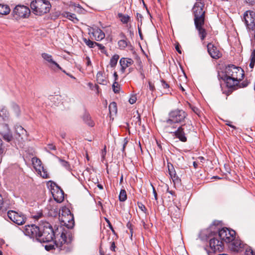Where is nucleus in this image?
<instances>
[{"label":"nucleus","instance_id":"nucleus-1","mask_svg":"<svg viewBox=\"0 0 255 255\" xmlns=\"http://www.w3.org/2000/svg\"><path fill=\"white\" fill-rule=\"evenodd\" d=\"M204 3L201 2H197L193 8L194 16V23L197 29L200 38L202 40L206 37L207 33L203 26L205 23V11L203 10Z\"/></svg>","mask_w":255,"mask_h":255},{"label":"nucleus","instance_id":"nucleus-2","mask_svg":"<svg viewBox=\"0 0 255 255\" xmlns=\"http://www.w3.org/2000/svg\"><path fill=\"white\" fill-rule=\"evenodd\" d=\"M186 116V113L182 110L176 109L171 111L168 119L164 121L165 129L167 132L172 133V129L176 128L175 124L183 122Z\"/></svg>","mask_w":255,"mask_h":255},{"label":"nucleus","instance_id":"nucleus-3","mask_svg":"<svg viewBox=\"0 0 255 255\" xmlns=\"http://www.w3.org/2000/svg\"><path fill=\"white\" fill-rule=\"evenodd\" d=\"M40 235L38 241L40 242H50L54 240L55 234L51 225L47 222H42L40 224Z\"/></svg>","mask_w":255,"mask_h":255},{"label":"nucleus","instance_id":"nucleus-4","mask_svg":"<svg viewBox=\"0 0 255 255\" xmlns=\"http://www.w3.org/2000/svg\"><path fill=\"white\" fill-rule=\"evenodd\" d=\"M51 7L48 0H35L30 3L32 12L36 15H41L48 12Z\"/></svg>","mask_w":255,"mask_h":255},{"label":"nucleus","instance_id":"nucleus-5","mask_svg":"<svg viewBox=\"0 0 255 255\" xmlns=\"http://www.w3.org/2000/svg\"><path fill=\"white\" fill-rule=\"evenodd\" d=\"M225 75L228 77H232L236 80H242L244 76V70L240 67L234 65H229L226 68Z\"/></svg>","mask_w":255,"mask_h":255},{"label":"nucleus","instance_id":"nucleus-6","mask_svg":"<svg viewBox=\"0 0 255 255\" xmlns=\"http://www.w3.org/2000/svg\"><path fill=\"white\" fill-rule=\"evenodd\" d=\"M235 231L230 230L227 228H223L219 230L218 236L221 241L226 243H230L235 238Z\"/></svg>","mask_w":255,"mask_h":255},{"label":"nucleus","instance_id":"nucleus-7","mask_svg":"<svg viewBox=\"0 0 255 255\" xmlns=\"http://www.w3.org/2000/svg\"><path fill=\"white\" fill-rule=\"evenodd\" d=\"M8 218L13 223L21 225L25 223L26 218L21 212H16L11 210L7 213Z\"/></svg>","mask_w":255,"mask_h":255},{"label":"nucleus","instance_id":"nucleus-8","mask_svg":"<svg viewBox=\"0 0 255 255\" xmlns=\"http://www.w3.org/2000/svg\"><path fill=\"white\" fill-rule=\"evenodd\" d=\"M32 164L37 173L43 178H48V174L46 169L42 165L41 160L36 157L31 159Z\"/></svg>","mask_w":255,"mask_h":255},{"label":"nucleus","instance_id":"nucleus-9","mask_svg":"<svg viewBox=\"0 0 255 255\" xmlns=\"http://www.w3.org/2000/svg\"><path fill=\"white\" fill-rule=\"evenodd\" d=\"M209 246L211 251H209V255H212V253L222 252L224 246L222 241L219 240L217 238L215 237L211 239L209 241Z\"/></svg>","mask_w":255,"mask_h":255},{"label":"nucleus","instance_id":"nucleus-10","mask_svg":"<svg viewBox=\"0 0 255 255\" xmlns=\"http://www.w3.org/2000/svg\"><path fill=\"white\" fill-rule=\"evenodd\" d=\"M245 23L248 29L251 31L254 29L255 27V12L253 11L248 10L244 14Z\"/></svg>","mask_w":255,"mask_h":255},{"label":"nucleus","instance_id":"nucleus-11","mask_svg":"<svg viewBox=\"0 0 255 255\" xmlns=\"http://www.w3.org/2000/svg\"><path fill=\"white\" fill-rule=\"evenodd\" d=\"M40 231V225L37 226L35 225H30L25 226L23 232L26 236L31 238H35L38 241Z\"/></svg>","mask_w":255,"mask_h":255},{"label":"nucleus","instance_id":"nucleus-12","mask_svg":"<svg viewBox=\"0 0 255 255\" xmlns=\"http://www.w3.org/2000/svg\"><path fill=\"white\" fill-rule=\"evenodd\" d=\"M42 58L44 60L45 63L51 69L56 71L57 69L62 70V68L53 59L52 56L47 53H42L41 54Z\"/></svg>","mask_w":255,"mask_h":255},{"label":"nucleus","instance_id":"nucleus-13","mask_svg":"<svg viewBox=\"0 0 255 255\" xmlns=\"http://www.w3.org/2000/svg\"><path fill=\"white\" fill-rule=\"evenodd\" d=\"M30 12V9L24 5H17L13 10V16L15 18L27 17Z\"/></svg>","mask_w":255,"mask_h":255},{"label":"nucleus","instance_id":"nucleus-14","mask_svg":"<svg viewBox=\"0 0 255 255\" xmlns=\"http://www.w3.org/2000/svg\"><path fill=\"white\" fill-rule=\"evenodd\" d=\"M71 241V234L67 230H64L61 234L58 241L55 240V243L57 247L62 250V246L65 243H70Z\"/></svg>","mask_w":255,"mask_h":255},{"label":"nucleus","instance_id":"nucleus-15","mask_svg":"<svg viewBox=\"0 0 255 255\" xmlns=\"http://www.w3.org/2000/svg\"><path fill=\"white\" fill-rule=\"evenodd\" d=\"M0 134L3 139L7 142H10L13 138L12 132L7 124H3L0 126Z\"/></svg>","mask_w":255,"mask_h":255},{"label":"nucleus","instance_id":"nucleus-16","mask_svg":"<svg viewBox=\"0 0 255 255\" xmlns=\"http://www.w3.org/2000/svg\"><path fill=\"white\" fill-rule=\"evenodd\" d=\"M245 247V245L241 242V240L234 238V240L230 242L229 248L233 252H240L243 251Z\"/></svg>","mask_w":255,"mask_h":255},{"label":"nucleus","instance_id":"nucleus-17","mask_svg":"<svg viewBox=\"0 0 255 255\" xmlns=\"http://www.w3.org/2000/svg\"><path fill=\"white\" fill-rule=\"evenodd\" d=\"M207 50L209 55L214 59H218L222 56V54L217 47L211 43L207 45Z\"/></svg>","mask_w":255,"mask_h":255},{"label":"nucleus","instance_id":"nucleus-18","mask_svg":"<svg viewBox=\"0 0 255 255\" xmlns=\"http://www.w3.org/2000/svg\"><path fill=\"white\" fill-rule=\"evenodd\" d=\"M67 217L60 218V221L67 228L70 229L73 227L74 225V217L73 215H67Z\"/></svg>","mask_w":255,"mask_h":255},{"label":"nucleus","instance_id":"nucleus-19","mask_svg":"<svg viewBox=\"0 0 255 255\" xmlns=\"http://www.w3.org/2000/svg\"><path fill=\"white\" fill-rule=\"evenodd\" d=\"M91 34L96 41H101L105 37V33L98 27L92 28Z\"/></svg>","mask_w":255,"mask_h":255},{"label":"nucleus","instance_id":"nucleus-20","mask_svg":"<svg viewBox=\"0 0 255 255\" xmlns=\"http://www.w3.org/2000/svg\"><path fill=\"white\" fill-rule=\"evenodd\" d=\"M133 63V61L131 58H122L120 60V64L121 66V71L124 73L125 69L131 65Z\"/></svg>","mask_w":255,"mask_h":255},{"label":"nucleus","instance_id":"nucleus-21","mask_svg":"<svg viewBox=\"0 0 255 255\" xmlns=\"http://www.w3.org/2000/svg\"><path fill=\"white\" fill-rule=\"evenodd\" d=\"M183 130L184 128L182 126L179 127L177 130L175 131H173L172 133H174L176 137L178 138L181 141L185 142L187 140V138L185 135ZM172 130H173V129H172Z\"/></svg>","mask_w":255,"mask_h":255},{"label":"nucleus","instance_id":"nucleus-22","mask_svg":"<svg viewBox=\"0 0 255 255\" xmlns=\"http://www.w3.org/2000/svg\"><path fill=\"white\" fill-rule=\"evenodd\" d=\"M52 196L54 199L57 203H61L64 198L63 191L59 189H58L56 191L52 192Z\"/></svg>","mask_w":255,"mask_h":255},{"label":"nucleus","instance_id":"nucleus-23","mask_svg":"<svg viewBox=\"0 0 255 255\" xmlns=\"http://www.w3.org/2000/svg\"><path fill=\"white\" fill-rule=\"evenodd\" d=\"M16 134L18 135V140H23L27 137V131L21 126H18L15 128Z\"/></svg>","mask_w":255,"mask_h":255},{"label":"nucleus","instance_id":"nucleus-24","mask_svg":"<svg viewBox=\"0 0 255 255\" xmlns=\"http://www.w3.org/2000/svg\"><path fill=\"white\" fill-rule=\"evenodd\" d=\"M225 81L226 83L227 87L229 88H233L235 86H238L239 81L241 80H236V79H233L232 77H228L225 75Z\"/></svg>","mask_w":255,"mask_h":255},{"label":"nucleus","instance_id":"nucleus-25","mask_svg":"<svg viewBox=\"0 0 255 255\" xmlns=\"http://www.w3.org/2000/svg\"><path fill=\"white\" fill-rule=\"evenodd\" d=\"M83 120L89 126L93 127L94 126V122L91 120L90 114L85 112L83 116Z\"/></svg>","mask_w":255,"mask_h":255},{"label":"nucleus","instance_id":"nucleus-26","mask_svg":"<svg viewBox=\"0 0 255 255\" xmlns=\"http://www.w3.org/2000/svg\"><path fill=\"white\" fill-rule=\"evenodd\" d=\"M62 15L69 19L72 20L74 22L76 23L78 21V18L75 14L69 12L64 11L62 13Z\"/></svg>","mask_w":255,"mask_h":255},{"label":"nucleus","instance_id":"nucleus-27","mask_svg":"<svg viewBox=\"0 0 255 255\" xmlns=\"http://www.w3.org/2000/svg\"><path fill=\"white\" fill-rule=\"evenodd\" d=\"M129 45H130V43L129 41H128L127 39H122L118 42L119 47L122 50L125 49Z\"/></svg>","mask_w":255,"mask_h":255},{"label":"nucleus","instance_id":"nucleus-28","mask_svg":"<svg viewBox=\"0 0 255 255\" xmlns=\"http://www.w3.org/2000/svg\"><path fill=\"white\" fill-rule=\"evenodd\" d=\"M67 215H72L70 210L67 207H63L59 213V218L61 217H67Z\"/></svg>","mask_w":255,"mask_h":255},{"label":"nucleus","instance_id":"nucleus-29","mask_svg":"<svg viewBox=\"0 0 255 255\" xmlns=\"http://www.w3.org/2000/svg\"><path fill=\"white\" fill-rule=\"evenodd\" d=\"M172 166V165H171ZM168 171L169 174L171 178L173 180L174 182H176L178 180V177L176 175V172L173 168V167H172L171 168H170L169 166L168 165Z\"/></svg>","mask_w":255,"mask_h":255},{"label":"nucleus","instance_id":"nucleus-30","mask_svg":"<svg viewBox=\"0 0 255 255\" xmlns=\"http://www.w3.org/2000/svg\"><path fill=\"white\" fill-rule=\"evenodd\" d=\"M10 9L7 5L0 4V14L5 15L9 13Z\"/></svg>","mask_w":255,"mask_h":255},{"label":"nucleus","instance_id":"nucleus-31","mask_svg":"<svg viewBox=\"0 0 255 255\" xmlns=\"http://www.w3.org/2000/svg\"><path fill=\"white\" fill-rule=\"evenodd\" d=\"M161 87L163 88V91L161 92L162 94H167L170 93L169 86L165 82V81L162 80L161 81Z\"/></svg>","mask_w":255,"mask_h":255},{"label":"nucleus","instance_id":"nucleus-32","mask_svg":"<svg viewBox=\"0 0 255 255\" xmlns=\"http://www.w3.org/2000/svg\"><path fill=\"white\" fill-rule=\"evenodd\" d=\"M97 80L100 84H105L106 83V80L105 76L101 72H98L97 74Z\"/></svg>","mask_w":255,"mask_h":255},{"label":"nucleus","instance_id":"nucleus-33","mask_svg":"<svg viewBox=\"0 0 255 255\" xmlns=\"http://www.w3.org/2000/svg\"><path fill=\"white\" fill-rule=\"evenodd\" d=\"M0 117H1L4 121H6L8 118V113L5 108L0 109Z\"/></svg>","mask_w":255,"mask_h":255},{"label":"nucleus","instance_id":"nucleus-34","mask_svg":"<svg viewBox=\"0 0 255 255\" xmlns=\"http://www.w3.org/2000/svg\"><path fill=\"white\" fill-rule=\"evenodd\" d=\"M119 59V56L118 54H115L112 56L110 59V65L112 67H114L117 64L118 61Z\"/></svg>","mask_w":255,"mask_h":255},{"label":"nucleus","instance_id":"nucleus-35","mask_svg":"<svg viewBox=\"0 0 255 255\" xmlns=\"http://www.w3.org/2000/svg\"><path fill=\"white\" fill-rule=\"evenodd\" d=\"M118 16L121 18V21L124 23H127L129 20V16L128 15H124L122 13H119Z\"/></svg>","mask_w":255,"mask_h":255},{"label":"nucleus","instance_id":"nucleus-36","mask_svg":"<svg viewBox=\"0 0 255 255\" xmlns=\"http://www.w3.org/2000/svg\"><path fill=\"white\" fill-rule=\"evenodd\" d=\"M127 199V193L125 190L122 189L119 195V200L120 201L124 202Z\"/></svg>","mask_w":255,"mask_h":255},{"label":"nucleus","instance_id":"nucleus-37","mask_svg":"<svg viewBox=\"0 0 255 255\" xmlns=\"http://www.w3.org/2000/svg\"><path fill=\"white\" fill-rule=\"evenodd\" d=\"M83 40L85 44L90 48H94L96 46V44H97L96 42L93 41L90 39H87L86 38H84Z\"/></svg>","mask_w":255,"mask_h":255},{"label":"nucleus","instance_id":"nucleus-38","mask_svg":"<svg viewBox=\"0 0 255 255\" xmlns=\"http://www.w3.org/2000/svg\"><path fill=\"white\" fill-rule=\"evenodd\" d=\"M5 151V148L3 145V142L2 140L0 138V163L2 160V156L4 154Z\"/></svg>","mask_w":255,"mask_h":255},{"label":"nucleus","instance_id":"nucleus-39","mask_svg":"<svg viewBox=\"0 0 255 255\" xmlns=\"http://www.w3.org/2000/svg\"><path fill=\"white\" fill-rule=\"evenodd\" d=\"M109 111L110 113L117 111V104L115 102L111 103L109 105Z\"/></svg>","mask_w":255,"mask_h":255},{"label":"nucleus","instance_id":"nucleus-40","mask_svg":"<svg viewBox=\"0 0 255 255\" xmlns=\"http://www.w3.org/2000/svg\"><path fill=\"white\" fill-rule=\"evenodd\" d=\"M112 88L115 93H118L120 91V86L118 82H115L113 84Z\"/></svg>","mask_w":255,"mask_h":255},{"label":"nucleus","instance_id":"nucleus-41","mask_svg":"<svg viewBox=\"0 0 255 255\" xmlns=\"http://www.w3.org/2000/svg\"><path fill=\"white\" fill-rule=\"evenodd\" d=\"M96 46H97L98 47L99 49L101 50V52L103 53H106V48L103 45L97 42V44H96Z\"/></svg>","mask_w":255,"mask_h":255},{"label":"nucleus","instance_id":"nucleus-42","mask_svg":"<svg viewBox=\"0 0 255 255\" xmlns=\"http://www.w3.org/2000/svg\"><path fill=\"white\" fill-rule=\"evenodd\" d=\"M137 100V98L135 95H131L130 98L129 99V102L130 104H134Z\"/></svg>","mask_w":255,"mask_h":255},{"label":"nucleus","instance_id":"nucleus-43","mask_svg":"<svg viewBox=\"0 0 255 255\" xmlns=\"http://www.w3.org/2000/svg\"><path fill=\"white\" fill-rule=\"evenodd\" d=\"M245 255H255V252L250 248H248L246 249Z\"/></svg>","mask_w":255,"mask_h":255},{"label":"nucleus","instance_id":"nucleus-44","mask_svg":"<svg viewBox=\"0 0 255 255\" xmlns=\"http://www.w3.org/2000/svg\"><path fill=\"white\" fill-rule=\"evenodd\" d=\"M137 205L139 208L144 213L146 214L147 209L145 206L142 203L139 202L137 203Z\"/></svg>","mask_w":255,"mask_h":255},{"label":"nucleus","instance_id":"nucleus-45","mask_svg":"<svg viewBox=\"0 0 255 255\" xmlns=\"http://www.w3.org/2000/svg\"><path fill=\"white\" fill-rule=\"evenodd\" d=\"M190 107L191 109H192V110L195 114H196L197 115L199 116V115L200 114V111L198 108H197L195 106H191V105H190Z\"/></svg>","mask_w":255,"mask_h":255},{"label":"nucleus","instance_id":"nucleus-46","mask_svg":"<svg viewBox=\"0 0 255 255\" xmlns=\"http://www.w3.org/2000/svg\"><path fill=\"white\" fill-rule=\"evenodd\" d=\"M47 148L48 150H55L56 149V147L55 145L53 143H49L47 144Z\"/></svg>","mask_w":255,"mask_h":255},{"label":"nucleus","instance_id":"nucleus-47","mask_svg":"<svg viewBox=\"0 0 255 255\" xmlns=\"http://www.w3.org/2000/svg\"><path fill=\"white\" fill-rule=\"evenodd\" d=\"M249 83L247 81H244L241 83H239V88H244L247 87Z\"/></svg>","mask_w":255,"mask_h":255},{"label":"nucleus","instance_id":"nucleus-48","mask_svg":"<svg viewBox=\"0 0 255 255\" xmlns=\"http://www.w3.org/2000/svg\"><path fill=\"white\" fill-rule=\"evenodd\" d=\"M32 215H36L33 216V218L35 219H38L40 217H41L42 215H43L42 212H39L35 214H33Z\"/></svg>","mask_w":255,"mask_h":255},{"label":"nucleus","instance_id":"nucleus-49","mask_svg":"<svg viewBox=\"0 0 255 255\" xmlns=\"http://www.w3.org/2000/svg\"><path fill=\"white\" fill-rule=\"evenodd\" d=\"M61 164L62 165V166H64L66 168H67L69 167V164H68V162H67L65 160H61Z\"/></svg>","mask_w":255,"mask_h":255},{"label":"nucleus","instance_id":"nucleus-50","mask_svg":"<svg viewBox=\"0 0 255 255\" xmlns=\"http://www.w3.org/2000/svg\"><path fill=\"white\" fill-rule=\"evenodd\" d=\"M148 84H149V88L150 90L152 92L154 91V90H155V87H154V85L153 84H152V83L150 82H148Z\"/></svg>","mask_w":255,"mask_h":255},{"label":"nucleus","instance_id":"nucleus-51","mask_svg":"<svg viewBox=\"0 0 255 255\" xmlns=\"http://www.w3.org/2000/svg\"><path fill=\"white\" fill-rule=\"evenodd\" d=\"M255 64V59L251 58V62L250 63V67L251 68H253Z\"/></svg>","mask_w":255,"mask_h":255},{"label":"nucleus","instance_id":"nucleus-52","mask_svg":"<svg viewBox=\"0 0 255 255\" xmlns=\"http://www.w3.org/2000/svg\"><path fill=\"white\" fill-rule=\"evenodd\" d=\"M86 65L87 66H91L92 65L91 61L90 60V59L89 57L87 56L86 57Z\"/></svg>","mask_w":255,"mask_h":255},{"label":"nucleus","instance_id":"nucleus-53","mask_svg":"<svg viewBox=\"0 0 255 255\" xmlns=\"http://www.w3.org/2000/svg\"><path fill=\"white\" fill-rule=\"evenodd\" d=\"M136 18H137V20L138 21L140 20V22L141 23V20H142V15L141 14H140V13H136Z\"/></svg>","mask_w":255,"mask_h":255},{"label":"nucleus","instance_id":"nucleus-54","mask_svg":"<svg viewBox=\"0 0 255 255\" xmlns=\"http://www.w3.org/2000/svg\"><path fill=\"white\" fill-rule=\"evenodd\" d=\"M115 248H116V246H115V242H113L111 244V246L110 247V249L112 251H115Z\"/></svg>","mask_w":255,"mask_h":255},{"label":"nucleus","instance_id":"nucleus-55","mask_svg":"<svg viewBox=\"0 0 255 255\" xmlns=\"http://www.w3.org/2000/svg\"><path fill=\"white\" fill-rule=\"evenodd\" d=\"M246 2L250 5H253L255 2V0H246Z\"/></svg>","mask_w":255,"mask_h":255},{"label":"nucleus","instance_id":"nucleus-56","mask_svg":"<svg viewBox=\"0 0 255 255\" xmlns=\"http://www.w3.org/2000/svg\"><path fill=\"white\" fill-rule=\"evenodd\" d=\"M3 204V198L1 195L0 194V210L2 208Z\"/></svg>","mask_w":255,"mask_h":255},{"label":"nucleus","instance_id":"nucleus-57","mask_svg":"<svg viewBox=\"0 0 255 255\" xmlns=\"http://www.w3.org/2000/svg\"><path fill=\"white\" fill-rule=\"evenodd\" d=\"M45 248L47 251H49L53 248V246H45Z\"/></svg>","mask_w":255,"mask_h":255},{"label":"nucleus","instance_id":"nucleus-58","mask_svg":"<svg viewBox=\"0 0 255 255\" xmlns=\"http://www.w3.org/2000/svg\"><path fill=\"white\" fill-rule=\"evenodd\" d=\"M153 193L154 194V198L155 200L157 199V194L154 187H153Z\"/></svg>","mask_w":255,"mask_h":255},{"label":"nucleus","instance_id":"nucleus-59","mask_svg":"<svg viewBox=\"0 0 255 255\" xmlns=\"http://www.w3.org/2000/svg\"><path fill=\"white\" fill-rule=\"evenodd\" d=\"M176 50L178 51V52L180 54H181V51L180 49L179 45V44H177L175 46Z\"/></svg>","mask_w":255,"mask_h":255},{"label":"nucleus","instance_id":"nucleus-60","mask_svg":"<svg viewBox=\"0 0 255 255\" xmlns=\"http://www.w3.org/2000/svg\"><path fill=\"white\" fill-rule=\"evenodd\" d=\"M106 147H105L104 151L102 152V157H103V158H105V156L106 155Z\"/></svg>","mask_w":255,"mask_h":255},{"label":"nucleus","instance_id":"nucleus-61","mask_svg":"<svg viewBox=\"0 0 255 255\" xmlns=\"http://www.w3.org/2000/svg\"><path fill=\"white\" fill-rule=\"evenodd\" d=\"M138 33H139V35L140 37L141 38L142 37V34H141V29L139 28V24H138Z\"/></svg>","mask_w":255,"mask_h":255},{"label":"nucleus","instance_id":"nucleus-62","mask_svg":"<svg viewBox=\"0 0 255 255\" xmlns=\"http://www.w3.org/2000/svg\"><path fill=\"white\" fill-rule=\"evenodd\" d=\"M120 36L121 38H123V39H127L126 35L123 33H121L120 34Z\"/></svg>","mask_w":255,"mask_h":255},{"label":"nucleus","instance_id":"nucleus-63","mask_svg":"<svg viewBox=\"0 0 255 255\" xmlns=\"http://www.w3.org/2000/svg\"><path fill=\"white\" fill-rule=\"evenodd\" d=\"M125 140V142H124V144H123V150H124V149H125V147H126V145H127V143H128V140H126V139H125V140Z\"/></svg>","mask_w":255,"mask_h":255},{"label":"nucleus","instance_id":"nucleus-64","mask_svg":"<svg viewBox=\"0 0 255 255\" xmlns=\"http://www.w3.org/2000/svg\"><path fill=\"white\" fill-rule=\"evenodd\" d=\"M14 108L17 111L18 113L19 112V108L17 105H15L14 106Z\"/></svg>","mask_w":255,"mask_h":255}]
</instances>
